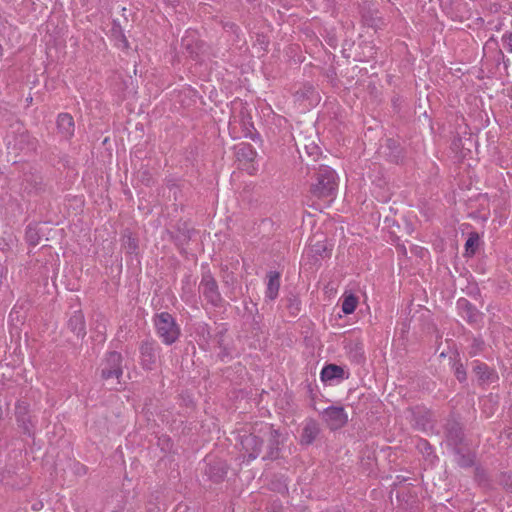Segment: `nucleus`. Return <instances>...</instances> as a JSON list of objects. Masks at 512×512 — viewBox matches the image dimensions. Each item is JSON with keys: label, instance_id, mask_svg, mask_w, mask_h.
<instances>
[{"label": "nucleus", "instance_id": "1", "mask_svg": "<svg viewBox=\"0 0 512 512\" xmlns=\"http://www.w3.org/2000/svg\"><path fill=\"white\" fill-rule=\"evenodd\" d=\"M336 173L328 166H321L315 176V182L311 185L310 192L316 198L333 197L338 183Z\"/></svg>", "mask_w": 512, "mask_h": 512}, {"label": "nucleus", "instance_id": "2", "mask_svg": "<svg viewBox=\"0 0 512 512\" xmlns=\"http://www.w3.org/2000/svg\"><path fill=\"white\" fill-rule=\"evenodd\" d=\"M154 322L157 334L165 344L171 345L178 339L180 329L169 313L157 314Z\"/></svg>", "mask_w": 512, "mask_h": 512}, {"label": "nucleus", "instance_id": "3", "mask_svg": "<svg viewBox=\"0 0 512 512\" xmlns=\"http://www.w3.org/2000/svg\"><path fill=\"white\" fill-rule=\"evenodd\" d=\"M122 356L118 352H110L102 363L101 377L111 386L119 384L122 376Z\"/></svg>", "mask_w": 512, "mask_h": 512}, {"label": "nucleus", "instance_id": "4", "mask_svg": "<svg viewBox=\"0 0 512 512\" xmlns=\"http://www.w3.org/2000/svg\"><path fill=\"white\" fill-rule=\"evenodd\" d=\"M322 418L331 430L343 427L348 421V415L343 407L331 406L322 412Z\"/></svg>", "mask_w": 512, "mask_h": 512}, {"label": "nucleus", "instance_id": "5", "mask_svg": "<svg viewBox=\"0 0 512 512\" xmlns=\"http://www.w3.org/2000/svg\"><path fill=\"white\" fill-rule=\"evenodd\" d=\"M199 289L211 304L218 305L221 302L217 282L210 272L203 274Z\"/></svg>", "mask_w": 512, "mask_h": 512}, {"label": "nucleus", "instance_id": "6", "mask_svg": "<svg viewBox=\"0 0 512 512\" xmlns=\"http://www.w3.org/2000/svg\"><path fill=\"white\" fill-rule=\"evenodd\" d=\"M262 444L263 441L253 434L245 435L241 440V445L250 459H255L259 455Z\"/></svg>", "mask_w": 512, "mask_h": 512}, {"label": "nucleus", "instance_id": "7", "mask_svg": "<svg viewBox=\"0 0 512 512\" xmlns=\"http://www.w3.org/2000/svg\"><path fill=\"white\" fill-rule=\"evenodd\" d=\"M141 364L144 369L152 370L156 365L157 354L154 345L150 342H145L140 347Z\"/></svg>", "mask_w": 512, "mask_h": 512}, {"label": "nucleus", "instance_id": "8", "mask_svg": "<svg viewBox=\"0 0 512 512\" xmlns=\"http://www.w3.org/2000/svg\"><path fill=\"white\" fill-rule=\"evenodd\" d=\"M57 129L63 138L70 139L75 131L73 117L68 113L59 114L57 118Z\"/></svg>", "mask_w": 512, "mask_h": 512}, {"label": "nucleus", "instance_id": "9", "mask_svg": "<svg viewBox=\"0 0 512 512\" xmlns=\"http://www.w3.org/2000/svg\"><path fill=\"white\" fill-rule=\"evenodd\" d=\"M319 433L320 427L318 423L314 420H307L301 433V443L306 445L311 444Z\"/></svg>", "mask_w": 512, "mask_h": 512}, {"label": "nucleus", "instance_id": "10", "mask_svg": "<svg viewBox=\"0 0 512 512\" xmlns=\"http://www.w3.org/2000/svg\"><path fill=\"white\" fill-rule=\"evenodd\" d=\"M15 414L19 425L23 428L25 433H31V421L28 416V404L26 402H18L15 409Z\"/></svg>", "mask_w": 512, "mask_h": 512}, {"label": "nucleus", "instance_id": "11", "mask_svg": "<svg viewBox=\"0 0 512 512\" xmlns=\"http://www.w3.org/2000/svg\"><path fill=\"white\" fill-rule=\"evenodd\" d=\"M68 327L72 332L76 333L77 336L83 337L86 334L84 316L81 311H75L73 313L68 321Z\"/></svg>", "mask_w": 512, "mask_h": 512}, {"label": "nucleus", "instance_id": "12", "mask_svg": "<svg viewBox=\"0 0 512 512\" xmlns=\"http://www.w3.org/2000/svg\"><path fill=\"white\" fill-rule=\"evenodd\" d=\"M448 441L453 445H458L462 441V428L455 420L448 421L446 425Z\"/></svg>", "mask_w": 512, "mask_h": 512}, {"label": "nucleus", "instance_id": "13", "mask_svg": "<svg viewBox=\"0 0 512 512\" xmlns=\"http://www.w3.org/2000/svg\"><path fill=\"white\" fill-rule=\"evenodd\" d=\"M279 287V274L276 272H270L268 274L266 297H268L270 300H274L278 295Z\"/></svg>", "mask_w": 512, "mask_h": 512}, {"label": "nucleus", "instance_id": "14", "mask_svg": "<svg viewBox=\"0 0 512 512\" xmlns=\"http://www.w3.org/2000/svg\"><path fill=\"white\" fill-rule=\"evenodd\" d=\"M344 370L335 364H329L325 366L321 371V379L323 381L332 380L335 378H341L343 376Z\"/></svg>", "mask_w": 512, "mask_h": 512}, {"label": "nucleus", "instance_id": "15", "mask_svg": "<svg viewBox=\"0 0 512 512\" xmlns=\"http://www.w3.org/2000/svg\"><path fill=\"white\" fill-rule=\"evenodd\" d=\"M236 154L239 160H246L248 162L254 161L257 156V152L249 144L239 145Z\"/></svg>", "mask_w": 512, "mask_h": 512}, {"label": "nucleus", "instance_id": "16", "mask_svg": "<svg viewBox=\"0 0 512 512\" xmlns=\"http://www.w3.org/2000/svg\"><path fill=\"white\" fill-rule=\"evenodd\" d=\"M474 371L479 380L483 382H493L497 376L495 373L487 367L485 364H479L475 366Z\"/></svg>", "mask_w": 512, "mask_h": 512}, {"label": "nucleus", "instance_id": "17", "mask_svg": "<svg viewBox=\"0 0 512 512\" xmlns=\"http://www.w3.org/2000/svg\"><path fill=\"white\" fill-rule=\"evenodd\" d=\"M358 299L353 294H349L345 296L343 303H342V311L345 314H351L355 311L357 307Z\"/></svg>", "mask_w": 512, "mask_h": 512}, {"label": "nucleus", "instance_id": "18", "mask_svg": "<svg viewBox=\"0 0 512 512\" xmlns=\"http://www.w3.org/2000/svg\"><path fill=\"white\" fill-rule=\"evenodd\" d=\"M347 348L349 349V353L351 355V357L357 361V362H361L363 360V355H364V351H363V346L360 342H351Z\"/></svg>", "mask_w": 512, "mask_h": 512}, {"label": "nucleus", "instance_id": "19", "mask_svg": "<svg viewBox=\"0 0 512 512\" xmlns=\"http://www.w3.org/2000/svg\"><path fill=\"white\" fill-rule=\"evenodd\" d=\"M270 441H271V445H270V448H269V452H268V457L269 458H276L277 455H278V445H279V440H278V437H279V433L277 430H271L270 431Z\"/></svg>", "mask_w": 512, "mask_h": 512}, {"label": "nucleus", "instance_id": "20", "mask_svg": "<svg viewBox=\"0 0 512 512\" xmlns=\"http://www.w3.org/2000/svg\"><path fill=\"white\" fill-rule=\"evenodd\" d=\"M479 243V236L476 233H471L465 244L467 255H473Z\"/></svg>", "mask_w": 512, "mask_h": 512}, {"label": "nucleus", "instance_id": "21", "mask_svg": "<svg viewBox=\"0 0 512 512\" xmlns=\"http://www.w3.org/2000/svg\"><path fill=\"white\" fill-rule=\"evenodd\" d=\"M123 247L127 253H134L138 247L137 240L131 234H125L123 238Z\"/></svg>", "mask_w": 512, "mask_h": 512}, {"label": "nucleus", "instance_id": "22", "mask_svg": "<svg viewBox=\"0 0 512 512\" xmlns=\"http://www.w3.org/2000/svg\"><path fill=\"white\" fill-rule=\"evenodd\" d=\"M213 469H214V468H213V466H211V467L209 468L208 474H209V476H210L211 478H213V479H214V481H219V480H221V479L224 477V475L226 474V471H225V469H224L223 467H220V468L218 469V472H217V473H214V472H213Z\"/></svg>", "mask_w": 512, "mask_h": 512}, {"label": "nucleus", "instance_id": "23", "mask_svg": "<svg viewBox=\"0 0 512 512\" xmlns=\"http://www.w3.org/2000/svg\"><path fill=\"white\" fill-rule=\"evenodd\" d=\"M455 374H456L457 379L460 382H463L466 379V372H465L462 364H459L456 366Z\"/></svg>", "mask_w": 512, "mask_h": 512}, {"label": "nucleus", "instance_id": "24", "mask_svg": "<svg viewBox=\"0 0 512 512\" xmlns=\"http://www.w3.org/2000/svg\"><path fill=\"white\" fill-rule=\"evenodd\" d=\"M459 464L464 467L471 466L473 464V459L470 455L468 456H461V458L458 460Z\"/></svg>", "mask_w": 512, "mask_h": 512}, {"label": "nucleus", "instance_id": "25", "mask_svg": "<svg viewBox=\"0 0 512 512\" xmlns=\"http://www.w3.org/2000/svg\"><path fill=\"white\" fill-rule=\"evenodd\" d=\"M182 46L185 47L190 52L191 55L196 53V51L192 47L191 40L189 39L188 36L182 39Z\"/></svg>", "mask_w": 512, "mask_h": 512}, {"label": "nucleus", "instance_id": "26", "mask_svg": "<svg viewBox=\"0 0 512 512\" xmlns=\"http://www.w3.org/2000/svg\"><path fill=\"white\" fill-rule=\"evenodd\" d=\"M503 42L505 43L507 49L512 52V32L509 34H505L502 37Z\"/></svg>", "mask_w": 512, "mask_h": 512}, {"label": "nucleus", "instance_id": "27", "mask_svg": "<svg viewBox=\"0 0 512 512\" xmlns=\"http://www.w3.org/2000/svg\"><path fill=\"white\" fill-rule=\"evenodd\" d=\"M313 92V87L312 86H308L305 90V92H302L300 93V91H297L295 96L300 99V98H305V97H308V94L309 93H312Z\"/></svg>", "mask_w": 512, "mask_h": 512}, {"label": "nucleus", "instance_id": "28", "mask_svg": "<svg viewBox=\"0 0 512 512\" xmlns=\"http://www.w3.org/2000/svg\"><path fill=\"white\" fill-rule=\"evenodd\" d=\"M27 235H28V239L32 242V235H31V231H29V232L27 233Z\"/></svg>", "mask_w": 512, "mask_h": 512}, {"label": "nucleus", "instance_id": "29", "mask_svg": "<svg viewBox=\"0 0 512 512\" xmlns=\"http://www.w3.org/2000/svg\"><path fill=\"white\" fill-rule=\"evenodd\" d=\"M179 512H187V510H184V511H179Z\"/></svg>", "mask_w": 512, "mask_h": 512}, {"label": "nucleus", "instance_id": "30", "mask_svg": "<svg viewBox=\"0 0 512 512\" xmlns=\"http://www.w3.org/2000/svg\"><path fill=\"white\" fill-rule=\"evenodd\" d=\"M510 488H511V490H512V484H511V487H510Z\"/></svg>", "mask_w": 512, "mask_h": 512}]
</instances>
